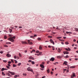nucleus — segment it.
I'll list each match as a JSON object with an SVG mask.
<instances>
[{
    "instance_id": "nucleus-34",
    "label": "nucleus",
    "mask_w": 78,
    "mask_h": 78,
    "mask_svg": "<svg viewBox=\"0 0 78 78\" xmlns=\"http://www.w3.org/2000/svg\"><path fill=\"white\" fill-rule=\"evenodd\" d=\"M13 67H16V66H17V65H15V64H13Z\"/></svg>"
},
{
    "instance_id": "nucleus-17",
    "label": "nucleus",
    "mask_w": 78,
    "mask_h": 78,
    "mask_svg": "<svg viewBox=\"0 0 78 78\" xmlns=\"http://www.w3.org/2000/svg\"><path fill=\"white\" fill-rule=\"evenodd\" d=\"M57 39H61L62 38V37H57Z\"/></svg>"
},
{
    "instance_id": "nucleus-8",
    "label": "nucleus",
    "mask_w": 78,
    "mask_h": 78,
    "mask_svg": "<svg viewBox=\"0 0 78 78\" xmlns=\"http://www.w3.org/2000/svg\"><path fill=\"white\" fill-rule=\"evenodd\" d=\"M65 49L67 51H70V50H71V49H70V48H68V49L67 48H66Z\"/></svg>"
},
{
    "instance_id": "nucleus-26",
    "label": "nucleus",
    "mask_w": 78,
    "mask_h": 78,
    "mask_svg": "<svg viewBox=\"0 0 78 78\" xmlns=\"http://www.w3.org/2000/svg\"><path fill=\"white\" fill-rule=\"evenodd\" d=\"M58 52H60L61 51V49L59 48L58 49Z\"/></svg>"
},
{
    "instance_id": "nucleus-2",
    "label": "nucleus",
    "mask_w": 78,
    "mask_h": 78,
    "mask_svg": "<svg viewBox=\"0 0 78 78\" xmlns=\"http://www.w3.org/2000/svg\"><path fill=\"white\" fill-rule=\"evenodd\" d=\"M27 70L28 71H30V72H33V73H34L33 72V69H31V68H30V67H29L27 68Z\"/></svg>"
},
{
    "instance_id": "nucleus-25",
    "label": "nucleus",
    "mask_w": 78,
    "mask_h": 78,
    "mask_svg": "<svg viewBox=\"0 0 78 78\" xmlns=\"http://www.w3.org/2000/svg\"><path fill=\"white\" fill-rule=\"evenodd\" d=\"M70 68H75V66H71L70 67Z\"/></svg>"
},
{
    "instance_id": "nucleus-10",
    "label": "nucleus",
    "mask_w": 78,
    "mask_h": 78,
    "mask_svg": "<svg viewBox=\"0 0 78 78\" xmlns=\"http://www.w3.org/2000/svg\"><path fill=\"white\" fill-rule=\"evenodd\" d=\"M27 42H28V43H29L30 44H33V43L32 42H30V40H28Z\"/></svg>"
},
{
    "instance_id": "nucleus-15",
    "label": "nucleus",
    "mask_w": 78,
    "mask_h": 78,
    "mask_svg": "<svg viewBox=\"0 0 78 78\" xmlns=\"http://www.w3.org/2000/svg\"><path fill=\"white\" fill-rule=\"evenodd\" d=\"M66 33L67 34H72V32H66Z\"/></svg>"
},
{
    "instance_id": "nucleus-20",
    "label": "nucleus",
    "mask_w": 78,
    "mask_h": 78,
    "mask_svg": "<svg viewBox=\"0 0 78 78\" xmlns=\"http://www.w3.org/2000/svg\"><path fill=\"white\" fill-rule=\"evenodd\" d=\"M48 37V38H52V37H53L51 36H49Z\"/></svg>"
},
{
    "instance_id": "nucleus-47",
    "label": "nucleus",
    "mask_w": 78,
    "mask_h": 78,
    "mask_svg": "<svg viewBox=\"0 0 78 78\" xmlns=\"http://www.w3.org/2000/svg\"><path fill=\"white\" fill-rule=\"evenodd\" d=\"M4 47H8V46L7 45H4Z\"/></svg>"
},
{
    "instance_id": "nucleus-55",
    "label": "nucleus",
    "mask_w": 78,
    "mask_h": 78,
    "mask_svg": "<svg viewBox=\"0 0 78 78\" xmlns=\"http://www.w3.org/2000/svg\"><path fill=\"white\" fill-rule=\"evenodd\" d=\"M45 64V63L44 62H42V65H43V64Z\"/></svg>"
},
{
    "instance_id": "nucleus-36",
    "label": "nucleus",
    "mask_w": 78,
    "mask_h": 78,
    "mask_svg": "<svg viewBox=\"0 0 78 78\" xmlns=\"http://www.w3.org/2000/svg\"><path fill=\"white\" fill-rule=\"evenodd\" d=\"M37 40H38V41H41V38H37Z\"/></svg>"
},
{
    "instance_id": "nucleus-7",
    "label": "nucleus",
    "mask_w": 78,
    "mask_h": 78,
    "mask_svg": "<svg viewBox=\"0 0 78 78\" xmlns=\"http://www.w3.org/2000/svg\"><path fill=\"white\" fill-rule=\"evenodd\" d=\"M29 59H32V60H34V58L33 57H30L29 58Z\"/></svg>"
},
{
    "instance_id": "nucleus-18",
    "label": "nucleus",
    "mask_w": 78,
    "mask_h": 78,
    "mask_svg": "<svg viewBox=\"0 0 78 78\" xmlns=\"http://www.w3.org/2000/svg\"><path fill=\"white\" fill-rule=\"evenodd\" d=\"M74 30L75 31H77L78 32V29L77 28H76L75 29H74Z\"/></svg>"
},
{
    "instance_id": "nucleus-43",
    "label": "nucleus",
    "mask_w": 78,
    "mask_h": 78,
    "mask_svg": "<svg viewBox=\"0 0 78 78\" xmlns=\"http://www.w3.org/2000/svg\"><path fill=\"white\" fill-rule=\"evenodd\" d=\"M30 37H31V38H34V36H32Z\"/></svg>"
},
{
    "instance_id": "nucleus-30",
    "label": "nucleus",
    "mask_w": 78,
    "mask_h": 78,
    "mask_svg": "<svg viewBox=\"0 0 78 78\" xmlns=\"http://www.w3.org/2000/svg\"><path fill=\"white\" fill-rule=\"evenodd\" d=\"M14 59H17V56H16V55H15L14 56Z\"/></svg>"
},
{
    "instance_id": "nucleus-58",
    "label": "nucleus",
    "mask_w": 78,
    "mask_h": 78,
    "mask_svg": "<svg viewBox=\"0 0 78 78\" xmlns=\"http://www.w3.org/2000/svg\"><path fill=\"white\" fill-rule=\"evenodd\" d=\"M16 57L17 59H20L19 57H18V56H17Z\"/></svg>"
},
{
    "instance_id": "nucleus-23",
    "label": "nucleus",
    "mask_w": 78,
    "mask_h": 78,
    "mask_svg": "<svg viewBox=\"0 0 78 78\" xmlns=\"http://www.w3.org/2000/svg\"><path fill=\"white\" fill-rule=\"evenodd\" d=\"M57 58H59V59H60V58H61V56H58L57 57Z\"/></svg>"
},
{
    "instance_id": "nucleus-61",
    "label": "nucleus",
    "mask_w": 78,
    "mask_h": 78,
    "mask_svg": "<svg viewBox=\"0 0 78 78\" xmlns=\"http://www.w3.org/2000/svg\"><path fill=\"white\" fill-rule=\"evenodd\" d=\"M33 51H35V50L34 49L32 50Z\"/></svg>"
},
{
    "instance_id": "nucleus-46",
    "label": "nucleus",
    "mask_w": 78,
    "mask_h": 78,
    "mask_svg": "<svg viewBox=\"0 0 78 78\" xmlns=\"http://www.w3.org/2000/svg\"><path fill=\"white\" fill-rule=\"evenodd\" d=\"M8 63L9 64H11V61H9V62H8Z\"/></svg>"
},
{
    "instance_id": "nucleus-63",
    "label": "nucleus",
    "mask_w": 78,
    "mask_h": 78,
    "mask_svg": "<svg viewBox=\"0 0 78 78\" xmlns=\"http://www.w3.org/2000/svg\"><path fill=\"white\" fill-rule=\"evenodd\" d=\"M66 72H69V70H66Z\"/></svg>"
},
{
    "instance_id": "nucleus-49",
    "label": "nucleus",
    "mask_w": 78,
    "mask_h": 78,
    "mask_svg": "<svg viewBox=\"0 0 78 78\" xmlns=\"http://www.w3.org/2000/svg\"><path fill=\"white\" fill-rule=\"evenodd\" d=\"M34 37H36V36H37V35H36V34H34Z\"/></svg>"
},
{
    "instance_id": "nucleus-28",
    "label": "nucleus",
    "mask_w": 78,
    "mask_h": 78,
    "mask_svg": "<svg viewBox=\"0 0 78 78\" xmlns=\"http://www.w3.org/2000/svg\"><path fill=\"white\" fill-rule=\"evenodd\" d=\"M47 72L48 73H50V69H48L47 70Z\"/></svg>"
},
{
    "instance_id": "nucleus-13",
    "label": "nucleus",
    "mask_w": 78,
    "mask_h": 78,
    "mask_svg": "<svg viewBox=\"0 0 78 78\" xmlns=\"http://www.w3.org/2000/svg\"><path fill=\"white\" fill-rule=\"evenodd\" d=\"M67 62L66 61H65L63 63V64H65L66 66H67Z\"/></svg>"
},
{
    "instance_id": "nucleus-37",
    "label": "nucleus",
    "mask_w": 78,
    "mask_h": 78,
    "mask_svg": "<svg viewBox=\"0 0 78 78\" xmlns=\"http://www.w3.org/2000/svg\"><path fill=\"white\" fill-rule=\"evenodd\" d=\"M17 75H15V76H14V78H17Z\"/></svg>"
},
{
    "instance_id": "nucleus-22",
    "label": "nucleus",
    "mask_w": 78,
    "mask_h": 78,
    "mask_svg": "<svg viewBox=\"0 0 78 78\" xmlns=\"http://www.w3.org/2000/svg\"><path fill=\"white\" fill-rule=\"evenodd\" d=\"M69 52H68L67 51H66V55H67L68 54H69Z\"/></svg>"
},
{
    "instance_id": "nucleus-51",
    "label": "nucleus",
    "mask_w": 78,
    "mask_h": 78,
    "mask_svg": "<svg viewBox=\"0 0 78 78\" xmlns=\"http://www.w3.org/2000/svg\"><path fill=\"white\" fill-rule=\"evenodd\" d=\"M61 44H62L63 45H64V43H63V42L62 41Z\"/></svg>"
},
{
    "instance_id": "nucleus-11",
    "label": "nucleus",
    "mask_w": 78,
    "mask_h": 78,
    "mask_svg": "<svg viewBox=\"0 0 78 78\" xmlns=\"http://www.w3.org/2000/svg\"><path fill=\"white\" fill-rule=\"evenodd\" d=\"M22 43L23 44H27V43L25 41H22Z\"/></svg>"
},
{
    "instance_id": "nucleus-16",
    "label": "nucleus",
    "mask_w": 78,
    "mask_h": 78,
    "mask_svg": "<svg viewBox=\"0 0 78 78\" xmlns=\"http://www.w3.org/2000/svg\"><path fill=\"white\" fill-rule=\"evenodd\" d=\"M2 74L3 76H5V74L3 72H2Z\"/></svg>"
},
{
    "instance_id": "nucleus-62",
    "label": "nucleus",
    "mask_w": 78,
    "mask_h": 78,
    "mask_svg": "<svg viewBox=\"0 0 78 78\" xmlns=\"http://www.w3.org/2000/svg\"><path fill=\"white\" fill-rule=\"evenodd\" d=\"M73 41H74V42H75L76 41V40H75V39H74L73 40Z\"/></svg>"
},
{
    "instance_id": "nucleus-27",
    "label": "nucleus",
    "mask_w": 78,
    "mask_h": 78,
    "mask_svg": "<svg viewBox=\"0 0 78 78\" xmlns=\"http://www.w3.org/2000/svg\"><path fill=\"white\" fill-rule=\"evenodd\" d=\"M64 58H69V55H66V56L64 57Z\"/></svg>"
},
{
    "instance_id": "nucleus-3",
    "label": "nucleus",
    "mask_w": 78,
    "mask_h": 78,
    "mask_svg": "<svg viewBox=\"0 0 78 78\" xmlns=\"http://www.w3.org/2000/svg\"><path fill=\"white\" fill-rule=\"evenodd\" d=\"M8 73H10L12 75H15V73H14L9 71H8Z\"/></svg>"
},
{
    "instance_id": "nucleus-59",
    "label": "nucleus",
    "mask_w": 78,
    "mask_h": 78,
    "mask_svg": "<svg viewBox=\"0 0 78 78\" xmlns=\"http://www.w3.org/2000/svg\"><path fill=\"white\" fill-rule=\"evenodd\" d=\"M52 33H53V34H55L56 33V32H52Z\"/></svg>"
},
{
    "instance_id": "nucleus-12",
    "label": "nucleus",
    "mask_w": 78,
    "mask_h": 78,
    "mask_svg": "<svg viewBox=\"0 0 78 78\" xmlns=\"http://www.w3.org/2000/svg\"><path fill=\"white\" fill-rule=\"evenodd\" d=\"M40 67H41V68H44V66L43 65L40 64Z\"/></svg>"
},
{
    "instance_id": "nucleus-4",
    "label": "nucleus",
    "mask_w": 78,
    "mask_h": 78,
    "mask_svg": "<svg viewBox=\"0 0 78 78\" xmlns=\"http://www.w3.org/2000/svg\"><path fill=\"white\" fill-rule=\"evenodd\" d=\"M74 76H76L75 73H73V75H71V78H73Z\"/></svg>"
},
{
    "instance_id": "nucleus-14",
    "label": "nucleus",
    "mask_w": 78,
    "mask_h": 78,
    "mask_svg": "<svg viewBox=\"0 0 78 78\" xmlns=\"http://www.w3.org/2000/svg\"><path fill=\"white\" fill-rule=\"evenodd\" d=\"M39 49L40 50H42V47L40 45L39 46Z\"/></svg>"
},
{
    "instance_id": "nucleus-35",
    "label": "nucleus",
    "mask_w": 78,
    "mask_h": 78,
    "mask_svg": "<svg viewBox=\"0 0 78 78\" xmlns=\"http://www.w3.org/2000/svg\"><path fill=\"white\" fill-rule=\"evenodd\" d=\"M6 67L7 69H10V68L8 66H6Z\"/></svg>"
},
{
    "instance_id": "nucleus-32",
    "label": "nucleus",
    "mask_w": 78,
    "mask_h": 78,
    "mask_svg": "<svg viewBox=\"0 0 78 78\" xmlns=\"http://www.w3.org/2000/svg\"><path fill=\"white\" fill-rule=\"evenodd\" d=\"M65 44H66V45H67L68 44H69V42H68L67 41H66L65 42Z\"/></svg>"
},
{
    "instance_id": "nucleus-9",
    "label": "nucleus",
    "mask_w": 78,
    "mask_h": 78,
    "mask_svg": "<svg viewBox=\"0 0 78 78\" xmlns=\"http://www.w3.org/2000/svg\"><path fill=\"white\" fill-rule=\"evenodd\" d=\"M6 56H7V57H11V55H9V54H6Z\"/></svg>"
},
{
    "instance_id": "nucleus-48",
    "label": "nucleus",
    "mask_w": 78,
    "mask_h": 78,
    "mask_svg": "<svg viewBox=\"0 0 78 78\" xmlns=\"http://www.w3.org/2000/svg\"><path fill=\"white\" fill-rule=\"evenodd\" d=\"M11 61L12 62H14V61H13V60L11 59Z\"/></svg>"
},
{
    "instance_id": "nucleus-39",
    "label": "nucleus",
    "mask_w": 78,
    "mask_h": 78,
    "mask_svg": "<svg viewBox=\"0 0 78 78\" xmlns=\"http://www.w3.org/2000/svg\"><path fill=\"white\" fill-rule=\"evenodd\" d=\"M4 39H6V38H7V37H6V36H5L4 37Z\"/></svg>"
},
{
    "instance_id": "nucleus-42",
    "label": "nucleus",
    "mask_w": 78,
    "mask_h": 78,
    "mask_svg": "<svg viewBox=\"0 0 78 78\" xmlns=\"http://www.w3.org/2000/svg\"><path fill=\"white\" fill-rule=\"evenodd\" d=\"M39 51H36V53H39Z\"/></svg>"
},
{
    "instance_id": "nucleus-19",
    "label": "nucleus",
    "mask_w": 78,
    "mask_h": 78,
    "mask_svg": "<svg viewBox=\"0 0 78 78\" xmlns=\"http://www.w3.org/2000/svg\"><path fill=\"white\" fill-rule=\"evenodd\" d=\"M19 56L20 57V58L22 57V55H21V54H20V53H19Z\"/></svg>"
},
{
    "instance_id": "nucleus-54",
    "label": "nucleus",
    "mask_w": 78,
    "mask_h": 78,
    "mask_svg": "<svg viewBox=\"0 0 78 78\" xmlns=\"http://www.w3.org/2000/svg\"><path fill=\"white\" fill-rule=\"evenodd\" d=\"M75 59L76 61H77V60H78V58H75Z\"/></svg>"
},
{
    "instance_id": "nucleus-5",
    "label": "nucleus",
    "mask_w": 78,
    "mask_h": 78,
    "mask_svg": "<svg viewBox=\"0 0 78 78\" xmlns=\"http://www.w3.org/2000/svg\"><path fill=\"white\" fill-rule=\"evenodd\" d=\"M50 42H51V44H53V45H54V44H55V42H54V41H53L52 39H51L50 40Z\"/></svg>"
},
{
    "instance_id": "nucleus-53",
    "label": "nucleus",
    "mask_w": 78,
    "mask_h": 78,
    "mask_svg": "<svg viewBox=\"0 0 78 78\" xmlns=\"http://www.w3.org/2000/svg\"><path fill=\"white\" fill-rule=\"evenodd\" d=\"M63 53L64 55H65V54H66V51H63Z\"/></svg>"
},
{
    "instance_id": "nucleus-33",
    "label": "nucleus",
    "mask_w": 78,
    "mask_h": 78,
    "mask_svg": "<svg viewBox=\"0 0 78 78\" xmlns=\"http://www.w3.org/2000/svg\"><path fill=\"white\" fill-rule=\"evenodd\" d=\"M7 75L8 76H11V75H10V74H9V73H8Z\"/></svg>"
},
{
    "instance_id": "nucleus-38",
    "label": "nucleus",
    "mask_w": 78,
    "mask_h": 78,
    "mask_svg": "<svg viewBox=\"0 0 78 78\" xmlns=\"http://www.w3.org/2000/svg\"><path fill=\"white\" fill-rule=\"evenodd\" d=\"M23 76H27V74H26V73H23Z\"/></svg>"
},
{
    "instance_id": "nucleus-52",
    "label": "nucleus",
    "mask_w": 78,
    "mask_h": 78,
    "mask_svg": "<svg viewBox=\"0 0 78 78\" xmlns=\"http://www.w3.org/2000/svg\"><path fill=\"white\" fill-rule=\"evenodd\" d=\"M41 70H44V69L42 68H41L40 69Z\"/></svg>"
},
{
    "instance_id": "nucleus-57",
    "label": "nucleus",
    "mask_w": 78,
    "mask_h": 78,
    "mask_svg": "<svg viewBox=\"0 0 78 78\" xmlns=\"http://www.w3.org/2000/svg\"><path fill=\"white\" fill-rule=\"evenodd\" d=\"M0 53H1L2 54V53H3V52L2 51H0Z\"/></svg>"
},
{
    "instance_id": "nucleus-1",
    "label": "nucleus",
    "mask_w": 78,
    "mask_h": 78,
    "mask_svg": "<svg viewBox=\"0 0 78 78\" xmlns=\"http://www.w3.org/2000/svg\"><path fill=\"white\" fill-rule=\"evenodd\" d=\"M16 39V37H15V36H14V37H11L9 38H8V40L9 41H11L12 42H14V39Z\"/></svg>"
},
{
    "instance_id": "nucleus-60",
    "label": "nucleus",
    "mask_w": 78,
    "mask_h": 78,
    "mask_svg": "<svg viewBox=\"0 0 78 78\" xmlns=\"http://www.w3.org/2000/svg\"><path fill=\"white\" fill-rule=\"evenodd\" d=\"M51 75H52V74H53V72L51 71Z\"/></svg>"
},
{
    "instance_id": "nucleus-29",
    "label": "nucleus",
    "mask_w": 78,
    "mask_h": 78,
    "mask_svg": "<svg viewBox=\"0 0 78 78\" xmlns=\"http://www.w3.org/2000/svg\"><path fill=\"white\" fill-rule=\"evenodd\" d=\"M6 44H11V43L10 42H6Z\"/></svg>"
},
{
    "instance_id": "nucleus-6",
    "label": "nucleus",
    "mask_w": 78,
    "mask_h": 78,
    "mask_svg": "<svg viewBox=\"0 0 78 78\" xmlns=\"http://www.w3.org/2000/svg\"><path fill=\"white\" fill-rule=\"evenodd\" d=\"M50 61H51L52 62L54 61H55V58L54 57H52L51 58V59H50Z\"/></svg>"
},
{
    "instance_id": "nucleus-40",
    "label": "nucleus",
    "mask_w": 78,
    "mask_h": 78,
    "mask_svg": "<svg viewBox=\"0 0 78 78\" xmlns=\"http://www.w3.org/2000/svg\"><path fill=\"white\" fill-rule=\"evenodd\" d=\"M21 65V63H20L18 64V66H20Z\"/></svg>"
},
{
    "instance_id": "nucleus-64",
    "label": "nucleus",
    "mask_w": 78,
    "mask_h": 78,
    "mask_svg": "<svg viewBox=\"0 0 78 78\" xmlns=\"http://www.w3.org/2000/svg\"><path fill=\"white\" fill-rule=\"evenodd\" d=\"M44 77H45V76H44V77H42V78H45Z\"/></svg>"
},
{
    "instance_id": "nucleus-44",
    "label": "nucleus",
    "mask_w": 78,
    "mask_h": 78,
    "mask_svg": "<svg viewBox=\"0 0 78 78\" xmlns=\"http://www.w3.org/2000/svg\"><path fill=\"white\" fill-rule=\"evenodd\" d=\"M3 62H7V61L6 60H3Z\"/></svg>"
},
{
    "instance_id": "nucleus-56",
    "label": "nucleus",
    "mask_w": 78,
    "mask_h": 78,
    "mask_svg": "<svg viewBox=\"0 0 78 78\" xmlns=\"http://www.w3.org/2000/svg\"><path fill=\"white\" fill-rule=\"evenodd\" d=\"M49 62H50V61H48L47 62V64H49Z\"/></svg>"
},
{
    "instance_id": "nucleus-31",
    "label": "nucleus",
    "mask_w": 78,
    "mask_h": 78,
    "mask_svg": "<svg viewBox=\"0 0 78 78\" xmlns=\"http://www.w3.org/2000/svg\"><path fill=\"white\" fill-rule=\"evenodd\" d=\"M31 64H35L34 63V62L32 61L31 62Z\"/></svg>"
},
{
    "instance_id": "nucleus-45",
    "label": "nucleus",
    "mask_w": 78,
    "mask_h": 78,
    "mask_svg": "<svg viewBox=\"0 0 78 78\" xmlns=\"http://www.w3.org/2000/svg\"><path fill=\"white\" fill-rule=\"evenodd\" d=\"M7 65H8V66L9 67H10L11 66V65H10V64H8Z\"/></svg>"
},
{
    "instance_id": "nucleus-21",
    "label": "nucleus",
    "mask_w": 78,
    "mask_h": 78,
    "mask_svg": "<svg viewBox=\"0 0 78 78\" xmlns=\"http://www.w3.org/2000/svg\"><path fill=\"white\" fill-rule=\"evenodd\" d=\"M4 70H5V68H3L1 69V71L3 72V71H4Z\"/></svg>"
},
{
    "instance_id": "nucleus-50",
    "label": "nucleus",
    "mask_w": 78,
    "mask_h": 78,
    "mask_svg": "<svg viewBox=\"0 0 78 78\" xmlns=\"http://www.w3.org/2000/svg\"><path fill=\"white\" fill-rule=\"evenodd\" d=\"M15 63H17V61H16V60H15Z\"/></svg>"
},
{
    "instance_id": "nucleus-24",
    "label": "nucleus",
    "mask_w": 78,
    "mask_h": 78,
    "mask_svg": "<svg viewBox=\"0 0 78 78\" xmlns=\"http://www.w3.org/2000/svg\"><path fill=\"white\" fill-rule=\"evenodd\" d=\"M9 31H10V33H12V30L11 29H9Z\"/></svg>"
},
{
    "instance_id": "nucleus-41",
    "label": "nucleus",
    "mask_w": 78,
    "mask_h": 78,
    "mask_svg": "<svg viewBox=\"0 0 78 78\" xmlns=\"http://www.w3.org/2000/svg\"><path fill=\"white\" fill-rule=\"evenodd\" d=\"M32 61L31 60H29L28 61V62H32Z\"/></svg>"
}]
</instances>
